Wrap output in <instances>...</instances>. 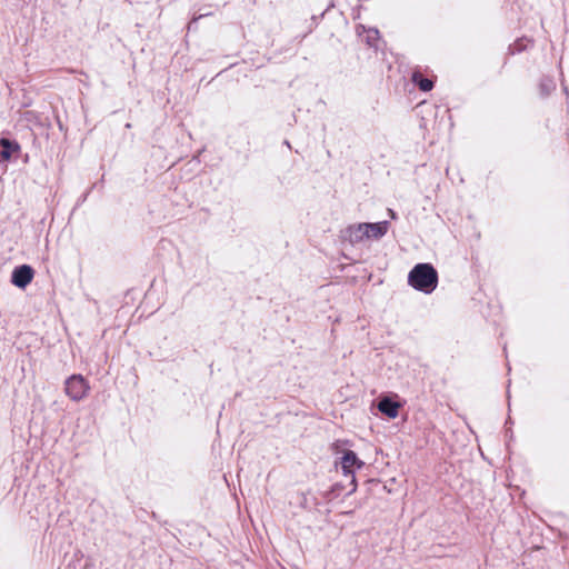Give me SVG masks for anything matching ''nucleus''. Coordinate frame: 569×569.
<instances>
[{"label": "nucleus", "instance_id": "f257e3e1", "mask_svg": "<svg viewBox=\"0 0 569 569\" xmlns=\"http://www.w3.org/2000/svg\"><path fill=\"white\" fill-rule=\"evenodd\" d=\"M408 283L418 291L431 293L438 284V272L430 263H418L410 270Z\"/></svg>", "mask_w": 569, "mask_h": 569}, {"label": "nucleus", "instance_id": "f03ea898", "mask_svg": "<svg viewBox=\"0 0 569 569\" xmlns=\"http://www.w3.org/2000/svg\"><path fill=\"white\" fill-rule=\"evenodd\" d=\"M89 391L90 385L81 375H72L64 381V392L73 401L84 399Z\"/></svg>", "mask_w": 569, "mask_h": 569}, {"label": "nucleus", "instance_id": "7ed1b4c3", "mask_svg": "<svg viewBox=\"0 0 569 569\" xmlns=\"http://www.w3.org/2000/svg\"><path fill=\"white\" fill-rule=\"evenodd\" d=\"M368 233L366 232L365 223H353L340 231V239L351 246H356L367 240Z\"/></svg>", "mask_w": 569, "mask_h": 569}, {"label": "nucleus", "instance_id": "20e7f679", "mask_svg": "<svg viewBox=\"0 0 569 569\" xmlns=\"http://www.w3.org/2000/svg\"><path fill=\"white\" fill-rule=\"evenodd\" d=\"M34 271L29 264L16 267L11 274V282L21 289H24L33 279Z\"/></svg>", "mask_w": 569, "mask_h": 569}, {"label": "nucleus", "instance_id": "39448f33", "mask_svg": "<svg viewBox=\"0 0 569 569\" xmlns=\"http://www.w3.org/2000/svg\"><path fill=\"white\" fill-rule=\"evenodd\" d=\"M366 232L368 233L367 240H380L385 237L390 228L389 221L380 222H363Z\"/></svg>", "mask_w": 569, "mask_h": 569}, {"label": "nucleus", "instance_id": "423d86ee", "mask_svg": "<svg viewBox=\"0 0 569 569\" xmlns=\"http://www.w3.org/2000/svg\"><path fill=\"white\" fill-rule=\"evenodd\" d=\"M362 466L363 462L358 459L357 455L353 451L348 450L343 453L341 458V468L346 476L350 475L352 477V483H355L353 468H361Z\"/></svg>", "mask_w": 569, "mask_h": 569}, {"label": "nucleus", "instance_id": "0eeeda50", "mask_svg": "<svg viewBox=\"0 0 569 569\" xmlns=\"http://www.w3.org/2000/svg\"><path fill=\"white\" fill-rule=\"evenodd\" d=\"M378 409L389 418H396L399 412V405L389 398H383L379 401Z\"/></svg>", "mask_w": 569, "mask_h": 569}, {"label": "nucleus", "instance_id": "6e6552de", "mask_svg": "<svg viewBox=\"0 0 569 569\" xmlns=\"http://www.w3.org/2000/svg\"><path fill=\"white\" fill-rule=\"evenodd\" d=\"M18 144L12 143L8 139H1L0 140V157L3 160H9L12 156L13 151L18 150Z\"/></svg>", "mask_w": 569, "mask_h": 569}, {"label": "nucleus", "instance_id": "1a4fd4ad", "mask_svg": "<svg viewBox=\"0 0 569 569\" xmlns=\"http://www.w3.org/2000/svg\"><path fill=\"white\" fill-rule=\"evenodd\" d=\"M412 81L425 92L430 91L433 87V82L430 79L423 78L419 72L412 74Z\"/></svg>", "mask_w": 569, "mask_h": 569}, {"label": "nucleus", "instance_id": "9d476101", "mask_svg": "<svg viewBox=\"0 0 569 569\" xmlns=\"http://www.w3.org/2000/svg\"><path fill=\"white\" fill-rule=\"evenodd\" d=\"M539 87H540L541 92L547 96L556 89V83L552 79L543 78L540 81Z\"/></svg>", "mask_w": 569, "mask_h": 569}, {"label": "nucleus", "instance_id": "9b49d317", "mask_svg": "<svg viewBox=\"0 0 569 569\" xmlns=\"http://www.w3.org/2000/svg\"><path fill=\"white\" fill-rule=\"evenodd\" d=\"M378 36H379V31L377 29H371L369 30V34H368V43L370 46H375V40L378 39Z\"/></svg>", "mask_w": 569, "mask_h": 569}, {"label": "nucleus", "instance_id": "f8f14e48", "mask_svg": "<svg viewBox=\"0 0 569 569\" xmlns=\"http://www.w3.org/2000/svg\"><path fill=\"white\" fill-rule=\"evenodd\" d=\"M388 214L391 219H397V213L392 209H388Z\"/></svg>", "mask_w": 569, "mask_h": 569}]
</instances>
